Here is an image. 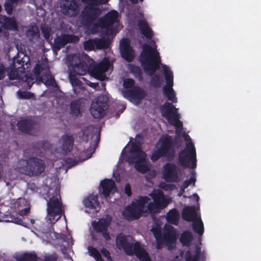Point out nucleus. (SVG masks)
<instances>
[{
    "label": "nucleus",
    "instance_id": "1",
    "mask_svg": "<svg viewBox=\"0 0 261 261\" xmlns=\"http://www.w3.org/2000/svg\"><path fill=\"white\" fill-rule=\"evenodd\" d=\"M67 64L70 70V81L73 87L80 86L82 82L73 73L82 75L89 72L94 78L103 80L106 78V72L111 66L110 61L105 58L97 66L94 61L86 54L69 55L67 56ZM75 91V88H74Z\"/></svg>",
    "mask_w": 261,
    "mask_h": 261
},
{
    "label": "nucleus",
    "instance_id": "2",
    "mask_svg": "<svg viewBox=\"0 0 261 261\" xmlns=\"http://www.w3.org/2000/svg\"><path fill=\"white\" fill-rule=\"evenodd\" d=\"M151 199L142 196L133 201L123 211V216L128 220L138 219L142 216L159 212L171 202L170 197L165 196L160 190H154L150 194Z\"/></svg>",
    "mask_w": 261,
    "mask_h": 261
},
{
    "label": "nucleus",
    "instance_id": "3",
    "mask_svg": "<svg viewBox=\"0 0 261 261\" xmlns=\"http://www.w3.org/2000/svg\"><path fill=\"white\" fill-rule=\"evenodd\" d=\"M47 214L46 217V221L49 225L45 226L44 224L38 225L36 227L37 231L35 233L41 238L43 241H49L50 239L59 238L55 232L52 231V225L54 224L60 217L63 213L60 197L58 190H56L55 195L51 197L47 202Z\"/></svg>",
    "mask_w": 261,
    "mask_h": 261
},
{
    "label": "nucleus",
    "instance_id": "4",
    "mask_svg": "<svg viewBox=\"0 0 261 261\" xmlns=\"http://www.w3.org/2000/svg\"><path fill=\"white\" fill-rule=\"evenodd\" d=\"M122 154L124 158L127 159L128 162L135 164L136 169L139 172L144 173L149 171V175L146 176L148 180L155 177L156 172L150 170L151 165L146 160V154L141 150L138 145L135 144L132 140L123 149Z\"/></svg>",
    "mask_w": 261,
    "mask_h": 261
},
{
    "label": "nucleus",
    "instance_id": "5",
    "mask_svg": "<svg viewBox=\"0 0 261 261\" xmlns=\"http://www.w3.org/2000/svg\"><path fill=\"white\" fill-rule=\"evenodd\" d=\"M116 246L119 249H123L128 255L135 253L140 261H150L145 249L140 245L138 242L134 243L131 236L119 235L116 238Z\"/></svg>",
    "mask_w": 261,
    "mask_h": 261
},
{
    "label": "nucleus",
    "instance_id": "6",
    "mask_svg": "<svg viewBox=\"0 0 261 261\" xmlns=\"http://www.w3.org/2000/svg\"><path fill=\"white\" fill-rule=\"evenodd\" d=\"M109 0H82L87 4L80 15L81 23L86 27H90L100 14V10L95 6L105 4Z\"/></svg>",
    "mask_w": 261,
    "mask_h": 261
},
{
    "label": "nucleus",
    "instance_id": "7",
    "mask_svg": "<svg viewBox=\"0 0 261 261\" xmlns=\"http://www.w3.org/2000/svg\"><path fill=\"white\" fill-rule=\"evenodd\" d=\"M161 227L159 225L151 229L156 239L157 248H161L164 245L168 249L173 248L175 245L176 240V232L174 228L170 225H165L163 236L161 235Z\"/></svg>",
    "mask_w": 261,
    "mask_h": 261
},
{
    "label": "nucleus",
    "instance_id": "8",
    "mask_svg": "<svg viewBox=\"0 0 261 261\" xmlns=\"http://www.w3.org/2000/svg\"><path fill=\"white\" fill-rule=\"evenodd\" d=\"M181 138L184 139L186 146L179 154V162L183 166L195 168L196 157L195 147L189 135L184 133Z\"/></svg>",
    "mask_w": 261,
    "mask_h": 261
},
{
    "label": "nucleus",
    "instance_id": "9",
    "mask_svg": "<svg viewBox=\"0 0 261 261\" xmlns=\"http://www.w3.org/2000/svg\"><path fill=\"white\" fill-rule=\"evenodd\" d=\"M42 65H37L35 68L34 75L31 77L26 76V82L30 88L36 81L42 82L46 85H53L55 81L53 77L50 74L48 66L47 61L46 58L42 61Z\"/></svg>",
    "mask_w": 261,
    "mask_h": 261
},
{
    "label": "nucleus",
    "instance_id": "10",
    "mask_svg": "<svg viewBox=\"0 0 261 261\" xmlns=\"http://www.w3.org/2000/svg\"><path fill=\"white\" fill-rule=\"evenodd\" d=\"M140 60L144 69L149 74H153L160 67V58L156 50H143Z\"/></svg>",
    "mask_w": 261,
    "mask_h": 261
},
{
    "label": "nucleus",
    "instance_id": "11",
    "mask_svg": "<svg viewBox=\"0 0 261 261\" xmlns=\"http://www.w3.org/2000/svg\"><path fill=\"white\" fill-rule=\"evenodd\" d=\"M172 138L167 135H163L160 139L153 150L150 159L153 162L163 156H169L173 151Z\"/></svg>",
    "mask_w": 261,
    "mask_h": 261
},
{
    "label": "nucleus",
    "instance_id": "12",
    "mask_svg": "<svg viewBox=\"0 0 261 261\" xmlns=\"http://www.w3.org/2000/svg\"><path fill=\"white\" fill-rule=\"evenodd\" d=\"M177 110V109L169 102H166L161 107L162 116L167 120L169 124L176 128V133L179 135L182 127V123L179 120Z\"/></svg>",
    "mask_w": 261,
    "mask_h": 261
},
{
    "label": "nucleus",
    "instance_id": "13",
    "mask_svg": "<svg viewBox=\"0 0 261 261\" xmlns=\"http://www.w3.org/2000/svg\"><path fill=\"white\" fill-rule=\"evenodd\" d=\"M118 13L116 10H112L100 18L97 21V25L105 29L106 34L109 36L115 35L118 32L116 27L113 24L117 21Z\"/></svg>",
    "mask_w": 261,
    "mask_h": 261
},
{
    "label": "nucleus",
    "instance_id": "14",
    "mask_svg": "<svg viewBox=\"0 0 261 261\" xmlns=\"http://www.w3.org/2000/svg\"><path fill=\"white\" fill-rule=\"evenodd\" d=\"M182 217L188 221H193V228L194 231L200 235L204 231L203 224L197 212L192 207H185L182 212Z\"/></svg>",
    "mask_w": 261,
    "mask_h": 261
},
{
    "label": "nucleus",
    "instance_id": "15",
    "mask_svg": "<svg viewBox=\"0 0 261 261\" xmlns=\"http://www.w3.org/2000/svg\"><path fill=\"white\" fill-rule=\"evenodd\" d=\"M162 67L166 81V85L163 88V92L167 98L173 102H177V98L173 89V73L170 68L166 65L162 64Z\"/></svg>",
    "mask_w": 261,
    "mask_h": 261
},
{
    "label": "nucleus",
    "instance_id": "16",
    "mask_svg": "<svg viewBox=\"0 0 261 261\" xmlns=\"http://www.w3.org/2000/svg\"><path fill=\"white\" fill-rule=\"evenodd\" d=\"M162 178L168 182H178L180 180V172L173 164L167 163L162 168Z\"/></svg>",
    "mask_w": 261,
    "mask_h": 261
},
{
    "label": "nucleus",
    "instance_id": "17",
    "mask_svg": "<svg viewBox=\"0 0 261 261\" xmlns=\"http://www.w3.org/2000/svg\"><path fill=\"white\" fill-rule=\"evenodd\" d=\"M106 104L104 97L98 96L92 102L90 113L95 118H100L105 114Z\"/></svg>",
    "mask_w": 261,
    "mask_h": 261
},
{
    "label": "nucleus",
    "instance_id": "18",
    "mask_svg": "<svg viewBox=\"0 0 261 261\" xmlns=\"http://www.w3.org/2000/svg\"><path fill=\"white\" fill-rule=\"evenodd\" d=\"M61 9L64 15L69 17L75 16L79 13V5L75 0H63Z\"/></svg>",
    "mask_w": 261,
    "mask_h": 261
},
{
    "label": "nucleus",
    "instance_id": "19",
    "mask_svg": "<svg viewBox=\"0 0 261 261\" xmlns=\"http://www.w3.org/2000/svg\"><path fill=\"white\" fill-rule=\"evenodd\" d=\"M110 44L108 38L89 39L84 42V49H107Z\"/></svg>",
    "mask_w": 261,
    "mask_h": 261
},
{
    "label": "nucleus",
    "instance_id": "20",
    "mask_svg": "<svg viewBox=\"0 0 261 261\" xmlns=\"http://www.w3.org/2000/svg\"><path fill=\"white\" fill-rule=\"evenodd\" d=\"M111 222V218L109 216H107L98 220V221H94L92 223V226L95 231L102 233L103 237L106 240H109L110 237L107 232V230Z\"/></svg>",
    "mask_w": 261,
    "mask_h": 261
},
{
    "label": "nucleus",
    "instance_id": "21",
    "mask_svg": "<svg viewBox=\"0 0 261 261\" xmlns=\"http://www.w3.org/2000/svg\"><path fill=\"white\" fill-rule=\"evenodd\" d=\"M79 41V37L74 35L63 34L57 36L54 41L53 49H61L69 43H76Z\"/></svg>",
    "mask_w": 261,
    "mask_h": 261
},
{
    "label": "nucleus",
    "instance_id": "22",
    "mask_svg": "<svg viewBox=\"0 0 261 261\" xmlns=\"http://www.w3.org/2000/svg\"><path fill=\"white\" fill-rule=\"evenodd\" d=\"M122 94L124 97L135 105L138 104L145 96L144 91L139 88H135L131 91H123Z\"/></svg>",
    "mask_w": 261,
    "mask_h": 261
},
{
    "label": "nucleus",
    "instance_id": "23",
    "mask_svg": "<svg viewBox=\"0 0 261 261\" xmlns=\"http://www.w3.org/2000/svg\"><path fill=\"white\" fill-rule=\"evenodd\" d=\"M86 207L85 212L91 215H94L99 210L97 196H90L83 201Z\"/></svg>",
    "mask_w": 261,
    "mask_h": 261
},
{
    "label": "nucleus",
    "instance_id": "24",
    "mask_svg": "<svg viewBox=\"0 0 261 261\" xmlns=\"http://www.w3.org/2000/svg\"><path fill=\"white\" fill-rule=\"evenodd\" d=\"M0 23L5 29L14 31L18 30L17 22L14 17H9L0 15Z\"/></svg>",
    "mask_w": 261,
    "mask_h": 261
},
{
    "label": "nucleus",
    "instance_id": "25",
    "mask_svg": "<svg viewBox=\"0 0 261 261\" xmlns=\"http://www.w3.org/2000/svg\"><path fill=\"white\" fill-rule=\"evenodd\" d=\"M100 185L102 189V194L107 198L116 191L114 182L112 180H103L101 182Z\"/></svg>",
    "mask_w": 261,
    "mask_h": 261
},
{
    "label": "nucleus",
    "instance_id": "26",
    "mask_svg": "<svg viewBox=\"0 0 261 261\" xmlns=\"http://www.w3.org/2000/svg\"><path fill=\"white\" fill-rule=\"evenodd\" d=\"M30 164L29 167L31 168V171H32V175L30 176L36 175L41 173L44 169L43 161L38 159H30Z\"/></svg>",
    "mask_w": 261,
    "mask_h": 261
},
{
    "label": "nucleus",
    "instance_id": "27",
    "mask_svg": "<svg viewBox=\"0 0 261 261\" xmlns=\"http://www.w3.org/2000/svg\"><path fill=\"white\" fill-rule=\"evenodd\" d=\"M30 159L28 161L24 160L19 161L15 166V169L19 172L28 175H32V171L30 168Z\"/></svg>",
    "mask_w": 261,
    "mask_h": 261
},
{
    "label": "nucleus",
    "instance_id": "28",
    "mask_svg": "<svg viewBox=\"0 0 261 261\" xmlns=\"http://www.w3.org/2000/svg\"><path fill=\"white\" fill-rule=\"evenodd\" d=\"M138 26L141 33L147 38L151 39L153 36V32L149 27L147 22L144 20H140L138 22Z\"/></svg>",
    "mask_w": 261,
    "mask_h": 261
},
{
    "label": "nucleus",
    "instance_id": "29",
    "mask_svg": "<svg viewBox=\"0 0 261 261\" xmlns=\"http://www.w3.org/2000/svg\"><path fill=\"white\" fill-rule=\"evenodd\" d=\"M6 206H1L0 208V222L4 221L8 222H13L18 224L24 225L21 223V220L18 218L13 217L9 216L7 214H4V212L6 211Z\"/></svg>",
    "mask_w": 261,
    "mask_h": 261
},
{
    "label": "nucleus",
    "instance_id": "30",
    "mask_svg": "<svg viewBox=\"0 0 261 261\" xmlns=\"http://www.w3.org/2000/svg\"><path fill=\"white\" fill-rule=\"evenodd\" d=\"M73 140L71 136H65L59 141V145L63 153L70 150L72 146Z\"/></svg>",
    "mask_w": 261,
    "mask_h": 261
},
{
    "label": "nucleus",
    "instance_id": "31",
    "mask_svg": "<svg viewBox=\"0 0 261 261\" xmlns=\"http://www.w3.org/2000/svg\"><path fill=\"white\" fill-rule=\"evenodd\" d=\"M17 202L16 204L19 205L18 207L17 213L22 216L29 213L30 210L29 204L24 198L18 199Z\"/></svg>",
    "mask_w": 261,
    "mask_h": 261
},
{
    "label": "nucleus",
    "instance_id": "32",
    "mask_svg": "<svg viewBox=\"0 0 261 261\" xmlns=\"http://www.w3.org/2000/svg\"><path fill=\"white\" fill-rule=\"evenodd\" d=\"M26 35L31 41L39 39L40 34L38 27L35 24L30 25L29 29L26 31Z\"/></svg>",
    "mask_w": 261,
    "mask_h": 261
},
{
    "label": "nucleus",
    "instance_id": "33",
    "mask_svg": "<svg viewBox=\"0 0 261 261\" xmlns=\"http://www.w3.org/2000/svg\"><path fill=\"white\" fill-rule=\"evenodd\" d=\"M14 258L17 261H35L36 256L33 253H17L14 255Z\"/></svg>",
    "mask_w": 261,
    "mask_h": 261
},
{
    "label": "nucleus",
    "instance_id": "34",
    "mask_svg": "<svg viewBox=\"0 0 261 261\" xmlns=\"http://www.w3.org/2000/svg\"><path fill=\"white\" fill-rule=\"evenodd\" d=\"M84 105L81 100L73 101L71 103V113L73 116H77L81 114Z\"/></svg>",
    "mask_w": 261,
    "mask_h": 261
},
{
    "label": "nucleus",
    "instance_id": "35",
    "mask_svg": "<svg viewBox=\"0 0 261 261\" xmlns=\"http://www.w3.org/2000/svg\"><path fill=\"white\" fill-rule=\"evenodd\" d=\"M199 254V248L196 247L195 249L190 251H187L185 254L186 261H197Z\"/></svg>",
    "mask_w": 261,
    "mask_h": 261
},
{
    "label": "nucleus",
    "instance_id": "36",
    "mask_svg": "<svg viewBox=\"0 0 261 261\" xmlns=\"http://www.w3.org/2000/svg\"><path fill=\"white\" fill-rule=\"evenodd\" d=\"M179 215L177 211L172 210L167 214L166 219L169 223L176 224L179 219Z\"/></svg>",
    "mask_w": 261,
    "mask_h": 261
},
{
    "label": "nucleus",
    "instance_id": "37",
    "mask_svg": "<svg viewBox=\"0 0 261 261\" xmlns=\"http://www.w3.org/2000/svg\"><path fill=\"white\" fill-rule=\"evenodd\" d=\"M31 124L27 120H22L17 123V126L19 130L29 133H31L30 129Z\"/></svg>",
    "mask_w": 261,
    "mask_h": 261
},
{
    "label": "nucleus",
    "instance_id": "38",
    "mask_svg": "<svg viewBox=\"0 0 261 261\" xmlns=\"http://www.w3.org/2000/svg\"><path fill=\"white\" fill-rule=\"evenodd\" d=\"M15 60L22 64H25L26 65L30 62V58L28 56L26 55L23 50H19L17 53V57L15 58Z\"/></svg>",
    "mask_w": 261,
    "mask_h": 261
},
{
    "label": "nucleus",
    "instance_id": "39",
    "mask_svg": "<svg viewBox=\"0 0 261 261\" xmlns=\"http://www.w3.org/2000/svg\"><path fill=\"white\" fill-rule=\"evenodd\" d=\"M195 182V178L194 177V175H192L191 177V178L189 180H187L185 181V182L183 183V184L181 185V186L180 188V192L178 194V195L180 196L185 191V189L187 188L190 184L192 183L193 184V185H194Z\"/></svg>",
    "mask_w": 261,
    "mask_h": 261
},
{
    "label": "nucleus",
    "instance_id": "40",
    "mask_svg": "<svg viewBox=\"0 0 261 261\" xmlns=\"http://www.w3.org/2000/svg\"><path fill=\"white\" fill-rule=\"evenodd\" d=\"M121 55L124 59L128 62L132 61L134 57L133 50H121Z\"/></svg>",
    "mask_w": 261,
    "mask_h": 261
},
{
    "label": "nucleus",
    "instance_id": "41",
    "mask_svg": "<svg viewBox=\"0 0 261 261\" xmlns=\"http://www.w3.org/2000/svg\"><path fill=\"white\" fill-rule=\"evenodd\" d=\"M192 238V235L190 232H185L180 238V241L184 245H188Z\"/></svg>",
    "mask_w": 261,
    "mask_h": 261
},
{
    "label": "nucleus",
    "instance_id": "42",
    "mask_svg": "<svg viewBox=\"0 0 261 261\" xmlns=\"http://www.w3.org/2000/svg\"><path fill=\"white\" fill-rule=\"evenodd\" d=\"M159 187L167 191H172L176 189V187L175 185L172 184H167L165 182H162L159 185Z\"/></svg>",
    "mask_w": 261,
    "mask_h": 261
},
{
    "label": "nucleus",
    "instance_id": "43",
    "mask_svg": "<svg viewBox=\"0 0 261 261\" xmlns=\"http://www.w3.org/2000/svg\"><path fill=\"white\" fill-rule=\"evenodd\" d=\"M119 49H133L130 40L128 38H123L120 42Z\"/></svg>",
    "mask_w": 261,
    "mask_h": 261
},
{
    "label": "nucleus",
    "instance_id": "44",
    "mask_svg": "<svg viewBox=\"0 0 261 261\" xmlns=\"http://www.w3.org/2000/svg\"><path fill=\"white\" fill-rule=\"evenodd\" d=\"M88 252L89 255L94 257L97 261H101L100 259V255L98 251L94 248L92 247H88Z\"/></svg>",
    "mask_w": 261,
    "mask_h": 261
},
{
    "label": "nucleus",
    "instance_id": "45",
    "mask_svg": "<svg viewBox=\"0 0 261 261\" xmlns=\"http://www.w3.org/2000/svg\"><path fill=\"white\" fill-rule=\"evenodd\" d=\"M157 45L154 40L151 39H147V43L143 45L142 49H157Z\"/></svg>",
    "mask_w": 261,
    "mask_h": 261
},
{
    "label": "nucleus",
    "instance_id": "46",
    "mask_svg": "<svg viewBox=\"0 0 261 261\" xmlns=\"http://www.w3.org/2000/svg\"><path fill=\"white\" fill-rule=\"evenodd\" d=\"M41 29L44 38L46 40H49L50 38V28L45 24H41Z\"/></svg>",
    "mask_w": 261,
    "mask_h": 261
},
{
    "label": "nucleus",
    "instance_id": "47",
    "mask_svg": "<svg viewBox=\"0 0 261 261\" xmlns=\"http://www.w3.org/2000/svg\"><path fill=\"white\" fill-rule=\"evenodd\" d=\"M12 3L9 1H6L4 4L5 10L8 15H11L13 11V6Z\"/></svg>",
    "mask_w": 261,
    "mask_h": 261
},
{
    "label": "nucleus",
    "instance_id": "48",
    "mask_svg": "<svg viewBox=\"0 0 261 261\" xmlns=\"http://www.w3.org/2000/svg\"><path fill=\"white\" fill-rule=\"evenodd\" d=\"M17 96L19 98H24V99H30L33 97V94L28 92H20L18 91L17 92Z\"/></svg>",
    "mask_w": 261,
    "mask_h": 261
},
{
    "label": "nucleus",
    "instance_id": "49",
    "mask_svg": "<svg viewBox=\"0 0 261 261\" xmlns=\"http://www.w3.org/2000/svg\"><path fill=\"white\" fill-rule=\"evenodd\" d=\"M134 85V81L132 79H127L124 81L123 86L126 89L131 88Z\"/></svg>",
    "mask_w": 261,
    "mask_h": 261
},
{
    "label": "nucleus",
    "instance_id": "50",
    "mask_svg": "<svg viewBox=\"0 0 261 261\" xmlns=\"http://www.w3.org/2000/svg\"><path fill=\"white\" fill-rule=\"evenodd\" d=\"M8 76L11 80H14L19 77L18 73L15 70H12L9 72Z\"/></svg>",
    "mask_w": 261,
    "mask_h": 261
},
{
    "label": "nucleus",
    "instance_id": "51",
    "mask_svg": "<svg viewBox=\"0 0 261 261\" xmlns=\"http://www.w3.org/2000/svg\"><path fill=\"white\" fill-rule=\"evenodd\" d=\"M18 201V199L17 200H12L11 201V207L14 210V211L17 213V211L18 209V206H19V205L17 204L16 203H17V202Z\"/></svg>",
    "mask_w": 261,
    "mask_h": 261
},
{
    "label": "nucleus",
    "instance_id": "52",
    "mask_svg": "<svg viewBox=\"0 0 261 261\" xmlns=\"http://www.w3.org/2000/svg\"><path fill=\"white\" fill-rule=\"evenodd\" d=\"M56 258L57 256L55 254L47 255L45 257L46 261H55Z\"/></svg>",
    "mask_w": 261,
    "mask_h": 261
},
{
    "label": "nucleus",
    "instance_id": "53",
    "mask_svg": "<svg viewBox=\"0 0 261 261\" xmlns=\"http://www.w3.org/2000/svg\"><path fill=\"white\" fill-rule=\"evenodd\" d=\"M125 193L127 194V196H130L131 195V189L130 186L129 184H126L125 187Z\"/></svg>",
    "mask_w": 261,
    "mask_h": 261
},
{
    "label": "nucleus",
    "instance_id": "54",
    "mask_svg": "<svg viewBox=\"0 0 261 261\" xmlns=\"http://www.w3.org/2000/svg\"><path fill=\"white\" fill-rule=\"evenodd\" d=\"M101 253L102 254L105 256H106V257L108 258V259L110 260V261H111V257L110 256V254H109V252L106 249H102L101 250Z\"/></svg>",
    "mask_w": 261,
    "mask_h": 261
},
{
    "label": "nucleus",
    "instance_id": "55",
    "mask_svg": "<svg viewBox=\"0 0 261 261\" xmlns=\"http://www.w3.org/2000/svg\"><path fill=\"white\" fill-rule=\"evenodd\" d=\"M5 70L3 65H0V80L5 76Z\"/></svg>",
    "mask_w": 261,
    "mask_h": 261
},
{
    "label": "nucleus",
    "instance_id": "56",
    "mask_svg": "<svg viewBox=\"0 0 261 261\" xmlns=\"http://www.w3.org/2000/svg\"><path fill=\"white\" fill-rule=\"evenodd\" d=\"M82 79L85 82V83L87 85H89L91 87L95 88L96 86V84L95 83H91V82L88 81L87 80H85L84 77H82Z\"/></svg>",
    "mask_w": 261,
    "mask_h": 261
},
{
    "label": "nucleus",
    "instance_id": "57",
    "mask_svg": "<svg viewBox=\"0 0 261 261\" xmlns=\"http://www.w3.org/2000/svg\"><path fill=\"white\" fill-rule=\"evenodd\" d=\"M66 241L67 242V243H68L69 245H72L71 238L70 237H68L67 238Z\"/></svg>",
    "mask_w": 261,
    "mask_h": 261
},
{
    "label": "nucleus",
    "instance_id": "58",
    "mask_svg": "<svg viewBox=\"0 0 261 261\" xmlns=\"http://www.w3.org/2000/svg\"><path fill=\"white\" fill-rule=\"evenodd\" d=\"M132 4H136L138 3L139 0H129Z\"/></svg>",
    "mask_w": 261,
    "mask_h": 261
},
{
    "label": "nucleus",
    "instance_id": "59",
    "mask_svg": "<svg viewBox=\"0 0 261 261\" xmlns=\"http://www.w3.org/2000/svg\"><path fill=\"white\" fill-rule=\"evenodd\" d=\"M193 196H194V197L196 198V200L197 201H198V200H199V197H198V196L197 194H194V195H193Z\"/></svg>",
    "mask_w": 261,
    "mask_h": 261
},
{
    "label": "nucleus",
    "instance_id": "60",
    "mask_svg": "<svg viewBox=\"0 0 261 261\" xmlns=\"http://www.w3.org/2000/svg\"><path fill=\"white\" fill-rule=\"evenodd\" d=\"M90 156H91L90 155H88L85 158L83 159L82 160H85L86 159H89V158H90Z\"/></svg>",
    "mask_w": 261,
    "mask_h": 261
},
{
    "label": "nucleus",
    "instance_id": "61",
    "mask_svg": "<svg viewBox=\"0 0 261 261\" xmlns=\"http://www.w3.org/2000/svg\"><path fill=\"white\" fill-rule=\"evenodd\" d=\"M2 167L0 166V178L2 176Z\"/></svg>",
    "mask_w": 261,
    "mask_h": 261
},
{
    "label": "nucleus",
    "instance_id": "62",
    "mask_svg": "<svg viewBox=\"0 0 261 261\" xmlns=\"http://www.w3.org/2000/svg\"><path fill=\"white\" fill-rule=\"evenodd\" d=\"M31 222L33 224L34 223V221L33 220H31Z\"/></svg>",
    "mask_w": 261,
    "mask_h": 261
},
{
    "label": "nucleus",
    "instance_id": "63",
    "mask_svg": "<svg viewBox=\"0 0 261 261\" xmlns=\"http://www.w3.org/2000/svg\"><path fill=\"white\" fill-rule=\"evenodd\" d=\"M1 10H2V6H1V5H0V12L1 11Z\"/></svg>",
    "mask_w": 261,
    "mask_h": 261
},
{
    "label": "nucleus",
    "instance_id": "64",
    "mask_svg": "<svg viewBox=\"0 0 261 261\" xmlns=\"http://www.w3.org/2000/svg\"><path fill=\"white\" fill-rule=\"evenodd\" d=\"M66 49H69V46H67V47L66 48Z\"/></svg>",
    "mask_w": 261,
    "mask_h": 261
}]
</instances>
